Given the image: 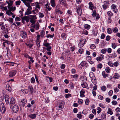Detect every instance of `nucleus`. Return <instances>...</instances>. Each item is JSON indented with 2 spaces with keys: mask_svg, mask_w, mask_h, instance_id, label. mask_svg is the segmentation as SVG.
I'll list each match as a JSON object with an SVG mask.
<instances>
[{
  "mask_svg": "<svg viewBox=\"0 0 120 120\" xmlns=\"http://www.w3.org/2000/svg\"><path fill=\"white\" fill-rule=\"evenodd\" d=\"M119 77V75L117 73H115V75L114 76V78L115 79H118Z\"/></svg>",
  "mask_w": 120,
  "mask_h": 120,
  "instance_id": "obj_32",
  "label": "nucleus"
},
{
  "mask_svg": "<svg viewBox=\"0 0 120 120\" xmlns=\"http://www.w3.org/2000/svg\"><path fill=\"white\" fill-rule=\"evenodd\" d=\"M83 50L82 49H79L78 51L80 54H82L83 52Z\"/></svg>",
  "mask_w": 120,
  "mask_h": 120,
  "instance_id": "obj_54",
  "label": "nucleus"
},
{
  "mask_svg": "<svg viewBox=\"0 0 120 120\" xmlns=\"http://www.w3.org/2000/svg\"><path fill=\"white\" fill-rule=\"evenodd\" d=\"M54 37V34H53L52 35H50V34H47L46 35V37L48 38H49V37H50V38H53Z\"/></svg>",
  "mask_w": 120,
  "mask_h": 120,
  "instance_id": "obj_42",
  "label": "nucleus"
},
{
  "mask_svg": "<svg viewBox=\"0 0 120 120\" xmlns=\"http://www.w3.org/2000/svg\"><path fill=\"white\" fill-rule=\"evenodd\" d=\"M50 44V43L46 42H44L43 43V45L46 47L50 46L49 45Z\"/></svg>",
  "mask_w": 120,
  "mask_h": 120,
  "instance_id": "obj_40",
  "label": "nucleus"
},
{
  "mask_svg": "<svg viewBox=\"0 0 120 120\" xmlns=\"http://www.w3.org/2000/svg\"><path fill=\"white\" fill-rule=\"evenodd\" d=\"M105 35L104 34L102 33V34L101 36V38L102 39H104L105 38Z\"/></svg>",
  "mask_w": 120,
  "mask_h": 120,
  "instance_id": "obj_64",
  "label": "nucleus"
},
{
  "mask_svg": "<svg viewBox=\"0 0 120 120\" xmlns=\"http://www.w3.org/2000/svg\"><path fill=\"white\" fill-rule=\"evenodd\" d=\"M82 5H81L80 6H77L76 8L77 12L79 16L81 15L82 13L81 8V6Z\"/></svg>",
  "mask_w": 120,
  "mask_h": 120,
  "instance_id": "obj_2",
  "label": "nucleus"
},
{
  "mask_svg": "<svg viewBox=\"0 0 120 120\" xmlns=\"http://www.w3.org/2000/svg\"><path fill=\"white\" fill-rule=\"evenodd\" d=\"M30 81L32 83H34L35 82V79L34 77H32L31 78Z\"/></svg>",
  "mask_w": 120,
  "mask_h": 120,
  "instance_id": "obj_53",
  "label": "nucleus"
},
{
  "mask_svg": "<svg viewBox=\"0 0 120 120\" xmlns=\"http://www.w3.org/2000/svg\"><path fill=\"white\" fill-rule=\"evenodd\" d=\"M20 34L21 37L23 39L26 38L27 34L26 32L24 31H21L20 32Z\"/></svg>",
  "mask_w": 120,
  "mask_h": 120,
  "instance_id": "obj_1",
  "label": "nucleus"
},
{
  "mask_svg": "<svg viewBox=\"0 0 120 120\" xmlns=\"http://www.w3.org/2000/svg\"><path fill=\"white\" fill-rule=\"evenodd\" d=\"M16 73V71L15 70H13L11 71L9 73V76L10 77H13L15 76Z\"/></svg>",
  "mask_w": 120,
  "mask_h": 120,
  "instance_id": "obj_9",
  "label": "nucleus"
},
{
  "mask_svg": "<svg viewBox=\"0 0 120 120\" xmlns=\"http://www.w3.org/2000/svg\"><path fill=\"white\" fill-rule=\"evenodd\" d=\"M97 110H98L97 111V113L98 114L101 111V108L100 107H98L97 108Z\"/></svg>",
  "mask_w": 120,
  "mask_h": 120,
  "instance_id": "obj_47",
  "label": "nucleus"
},
{
  "mask_svg": "<svg viewBox=\"0 0 120 120\" xmlns=\"http://www.w3.org/2000/svg\"><path fill=\"white\" fill-rule=\"evenodd\" d=\"M105 70L106 71L107 73H109L110 71V68L108 67H106Z\"/></svg>",
  "mask_w": 120,
  "mask_h": 120,
  "instance_id": "obj_48",
  "label": "nucleus"
},
{
  "mask_svg": "<svg viewBox=\"0 0 120 120\" xmlns=\"http://www.w3.org/2000/svg\"><path fill=\"white\" fill-rule=\"evenodd\" d=\"M106 89V87L105 86H102L101 87V90L103 91H105Z\"/></svg>",
  "mask_w": 120,
  "mask_h": 120,
  "instance_id": "obj_34",
  "label": "nucleus"
},
{
  "mask_svg": "<svg viewBox=\"0 0 120 120\" xmlns=\"http://www.w3.org/2000/svg\"><path fill=\"white\" fill-rule=\"evenodd\" d=\"M25 20H26V21L27 22H28L29 21V17L26 16H25L24 17H23Z\"/></svg>",
  "mask_w": 120,
  "mask_h": 120,
  "instance_id": "obj_49",
  "label": "nucleus"
},
{
  "mask_svg": "<svg viewBox=\"0 0 120 120\" xmlns=\"http://www.w3.org/2000/svg\"><path fill=\"white\" fill-rule=\"evenodd\" d=\"M89 76L91 79L95 77L94 73L92 72H90V73Z\"/></svg>",
  "mask_w": 120,
  "mask_h": 120,
  "instance_id": "obj_25",
  "label": "nucleus"
},
{
  "mask_svg": "<svg viewBox=\"0 0 120 120\" xmlns=\"http://www.w3.org/2000/svg\"><path fill=\"white\" fill-rule=\"evenodd\" d=\"M12 10H8L6 11V14L8 15H13L14 14L11 12V11Z\"/></svg>",
  "mask_w": 120,
  "mask_h": 120,
  "instance_id": "obj_21",
  "label": "nucleus"
},
{
  "mask_svg": "<svg viewBox=\"0 0 120 120\" xmlns=\"http://www.w3.org/2000/svg\"><path fill=\"white\" fill-rule=\"evenodd\" d=\"M40 27L39 23L37 22L36 24V30H38Z\"/></svg>",
  "mask_w": 120,
  "mask_h": 120,
  "instance_id": "obj_30",
  "label": "nucleus"
},
{
  "mask_svg": "<svg viewBox=\"0 0 120 120\" xmlns=\"http://www.w3.org/2000/svg\"><path fill=\"white\" fill-rule=\"evenodd\" d=\"M80 41H81V43H82L83 44H84L86 41V39L84 38H82L81 39Z\"/></svg>",
  "mask_w": 120,
  "mask_h": 120,
  "instance_id": "obj_31",
  "label": "nucleus"
},
{
  "mask_svg": "<svg viewBox=\"0 0 120 120\" xmlns=\"http://www.w3.org/2000/svg\"><path fill=\"white\" fill-rule=\"evenodd\" d=\"M15 102V99L13 97H12L11 99L10 102V104H14Z\"/></svg>",
  "mask_w": 120,
  "mask_h": 120,
  "instance_id": "obj_16",
  "label": "nucleus"
},
{
  "mask_svg": "<svg viewBox=\"0 0 120 120\" xmlns=\"http://www.w3.org/2000/svg\"><path fill=\"white\" fill-rule=\"evenodd\" d=\"M107 51L106 49H102L101 51V52L103 54H105Z\"/></svg>",
  "mask_w": 120,
  "mask_h": 120,
  "instance_id": "obj_36",
  "label": "nucleus"
},
{
  "mask_svg": "<svg viewBox=\"0 0 120 120\" xmlns=\"http://www.w3.org/2000/svg\"><path fill=\"white\" fill-rule=\"evenodd\" d=\"M56 10L55 11L56 13L59 12L60 11V6L58 5H57L56 6Z\"/></svg>",
  "mask_w": 120,
  "mask_h": 120,
  "instance_id": "obj_26",
  "label": "nucleus"
},
{
  "mask_svg": "<svg viewBox=\"0 0 120 120\" xmlns=\"http://www.w3.org/2000/svg\"><path fill=\"white\" fill-rule=\"evenodd\" d=\"M90 48L91 49H94L95 48L96 46L94 44H92L90 46Z\"/></svg>",
  "mask_w": 120,
  "mask_h": 120,
  "instance_id": "obj_51",
  "label": "nucleus"
},
{
  "mask_svg": "<svg viewBox=\"0 0 120 120\" xmlns=\"http://www.w3.org/2000/svg\"><path fill=\"white\" fill-rule=\"evenodd\" d=\"M101 117L102 119H105L106 118V115L105 113H103L102 114Z\"/></svg>",
  "mask_w": 120,
  "mask_h": 120,
  "instance_id": "obj_43",
  "label": "nucleus"
},
{
  "mask_svg": "<svg viewBox=\"0 0 120 120\" xmlns=\"http://www.w3.org/2000/svg\"><path fill=\"white\" fill-rule=\"evenodd\" d=\"M21 3V2L20 0L16 1L15 2L16 5H19Z\"/></svg>",
  "mask_w": 120,
  "mask_h": 120,
  "instance_id": "obj_58",
  "label": "nucleus"
},
{
  "mask_svg": "<svg viewBox=\"0 0 120 120\" xmlns=\"http://www.w3.org/2000/svg\"><path fill=\"white\" fill-rule=\"evenodd\" d=\"M81 41H80L78 45V46L79 47L81 48L84 45V44L82 43L81 42Z\"/></svg>",
  "mask_w": 120,
  "mask_h": 120,
  "instance_id": "obj_39",
  "label": "nucleus"
},
{
  "mask_svg": "<svg viewBox=\"0 0 120 120\" xmlns=\"http://www.w3.org/2000/svg\"><path fill=\"white\" fill-rule=\"evenodd\" d=\"M104 4L102 6V8L104 10H106L108 8V5L109 4V1L108 0L104 1Z\"/></svg>",
  "mask_w": 120,
  "mask_h": 120,
  "instance_id": "obj_3",
  "label": "nucleus"
},
{
  "mask_svg": "<svg viewBox=\"0 0 120 120\" xmlns=\"http://www.w3.org/2000/svg\"><path fill=\"white\" fill-rule=\"evenodd\" d=\"M51 5L53 7H54L56 6L55 0H51L50 1Z\"/></svg>",
  "mask_w": 120,
  "mask_h": 120,
  "instance_id": "obj_17",
  "label": "nucleus"
},
{
  "mask_svg": "<svg viewBox=\"0 0 120 120\" xmlns=\"http://www.w3.org/2000/svg\"><path fill=\"white\" fill-rule=\"evenodd\" d=\"M7 55L8 57H11V52L9 49L7 47Z\"/></svg>",
  "mask_w": 120,
  "mask_h": 120,
  "instance_id": "obj_13",
  "label": "nucleus"
},
{
  "mask_svg": "<svg viewBox=\"0 0 120 120\" xmlns=\"http://www.w3.org/2000/svg\"><path fill=\"white\" fill-rule=\"evenodd\" d=\"M102 67V65L101 64H99L97 66V68L100 69Z\"/></svg>",
  "mask_w": 120,
  "mask_h": 120,
  "instance_id": "obj_61",
  "label": "nucleus"
},
{
  "mask_svg": "<svg viewBox=\"0 0 120 120\" xmlns=\"http://www.w3.org/2000/svg\"><path fill=\"white\" fill-rule=\"evenodd\" d=\"M61 36V38L64 40L66 39L67 37V35L64 33H63L62 34Z\"/></svg>",
  "mask_w": 120,
  "mask_h": 120,
  "instance_id": "obj_23",
  "label": "nucleus"
},
{
  "mask_svg": "<svg viewBox=\"0 0 120 120\" xmlns=\"http://www.w3.org/2000/svg\"><path fill=\"white\" fill-rule=\"evenodd\" d=\"M78 101L79 103V104H82L83 102V101L81 99H78Z\"/></svg>",
  "mask_w": 120,
  "mask_h": 120,
  "instance_id": "obj_45",
  "label": "nucleus"
},
{
  "mask_svg": "<svg viewBox=\"0 0 120 120\" xmlns=\"http://www.w3.org/2000/svg\"><path fill=\"white\" fill-rule=\"evenodd\" d=\"M112 51V50L110 48H109L107 49V52L108 53H110Z\"/></svg>",
  "mask_w": 120,
  "mask_h": 120,
  "instance_id": "obj_55",
  "label": "nucleus"
},
{
  "mask_svg": "<svg viewBox=\"0 0 120 120\" xmlns=\"http://www.w3.org/2000/svg\"><path fill=\"white\" fill-rule=\"evenodd\" d=\"M97 14L96 13V11L95 10H94L92 14V16L93 17L96 16Z\"/></svg>",
  "mask_w": 120,
  "mask_h": 120,
  "instance_id": "obj_41",
  "label": "nucleus"
},
{
  "mask_svg": "<svg viewBox=\"0 0 120 120\" xmlns=\"http://www.w3.org/2000/svg\"><path fill=\"white\" fill-rule=\"evenodd\" d=\"M32 13L30 11H27L25 13V15H29L31 14Z\"/></svg>",
  "mask_w": 120,
  "mask_h": 120,
  "instance_id": "obj_60",
  "label": "nucleus"
},
{
  "mask_svg": "<svg viewBox=\"0 0 120 120\" xmlns=\"http://www.w3.org/2000/svg\"><path fill=\"white\" fill-rule=\"evenodd\" d=\"M113 65L115 67H117L119 65V63L117 61L116 62L113 64Z\"/></svg>",
  "mask_w": 120,
  "mask_h": 120,
  "instance_id": "obj_52",
  "label": "nucleus"
},
{
  "mask_svg": "<svg viewBox=\"0 0 120 120\" xmlns=\"http://www.w3.org/2000/svg\"><path fill=\"white\" fill-rule=\"evenodd\" d=\"M19 109V107L17 105H15L13 107V111L14 113H16L18 112Z\"/></svg>",
  "mask_w": 120,
  "mask_h": 120,
  "instance_id": "obj_5",
  "label": "nucleus"
},
{
  "mask_svg": "<svg viewBox=\"0 0 120 120\" xmlns=\"http://www.w3.org/2000/svg\"><path fill=\"white\" fill-rule=\"evenodd\" d=\"M107 14L109 17H110L113 15V13L112 12L110 11H108L107 13Z\"/></svg>",
  "mask_w": 120,
  "mask_h": 120,
  "instance_id": "obj_33",
  "label": "nucleus"
},
{
  "mask_svg": "<svg viewBox=\"0 0 120 120\" xmlns=\"http://www.w3.org/2000/svg\"><path fill=\"white\" fill-rule=\"evenodd\" d=\"M71 78H78V76L77 74L75 75H71Z\"/></svg>",
  "mask_w": 120,
  "mask_h": 120,
  "instance_id": "obj_38",
  "label": "nucleus"
},
{
  "mask_svg": "<svg viewBox=\"0 0 120 120\" xmlns=\"http://www.w3.org/2000/svg\"><path fill=\"white\" fill-rule=\"evenodd\" d=\"M112 103L113 105H116L117 104V102L116 101H113L112 102Z\"/></svg>",
  "mask_w": 120,
  "mask_h": 120,
  "instance_id": "obj_62",
  "label": "nucleus"
},
{
  "mask_svg": "<svg viewBox=\"0 0 120 120\" xmlns=\"http://www.w3.org/2000/svg\"><path fill=\"white\" fill-rule=\"evenodd\" d=\"M21 102L22 103V106H24V105L26 103V100L25 99H23L21 100Z\"/></svg>",
  "mask_w": 120,
  "mask_h": 120,
  "instance_id": "obj_19",
  "label": "nucleus"
},
{
  "mask_svg": "<svg viewBox=\"0 0 120 120\" xmlns=\"http://www.w3.org/2000/svg\"><path fill=\"white\" fill-rule=\"evenodd\" d=\"M28 116L32 119H34L36 116V115L35 113L29 115Z\"/></svg>",
  "mask_w": 120,
  "mask_h": 120,
  "instance_id": "obj_15",
  "label": "nucleus"
},
{
  "mask_svg": "<svg viewBox=\"0 0 120 120\" xmlns=\"http://www.w3.org/2000/svg\"><path fill=\"white\" fill-rule=\"evenodd\" d=\"M45 33L44 31L42 30L40 33V35L41 37H43L44 36V34Z\"/></svg>",
  "mask_w": 120,
  "mask_h": 120,
  "instance_id": "obj_37",
  "label": "nucleus"
},
{
  "mask_svg": "<svg viewBox=\"0 0 120 120\" xmlns=\"http://www.w3.org/2000/svg\"><path fill=\"white\" fill-rule=\"evenodd\" d=\"M98 98L101 100H103L104 99L103 97L101 95H99L98 97Z\"/></svg>",
  "mask_w": 120,
  "mask_h": 120,
  "instance_id": "obj_57",
  "label": "nucleus"
},
{
  "mask_svg": "<svg viewBox=\"0 0 120 120\" xmlns=\"http://www.w3.org/2000/svg\"><path fill=\"white\" fill-rule=\"evenodd\" d=\"M71 96V94H66L65 96V98H68L70 97Z\"/></svg>",
  "mask_w": 120,
  "mask_h": 120,
  "instance_id": "obj_59",
  "label": "nucleus"
},
{
  "mask_svg": "<svg viewBox=\"0 0 120 120\" xmlns=\"http://www.w3.org/2000/svg\"><path fill=\"white\" fill-rule=\"evenodd\" d=\"M108 114L112 115L113 114V112L112 111V110L110 108H109L107 112Z\"/></svg>",
  "mask_w": 120,
  "mask_h": 120,
  "instance_id": "obj_22",
  "label": "nucleus"
},
{
  "mask_svg": "<svg viewBox=\"0 0 120 120\" xmlns=\"http://www.w3.org/2000/svg\"><path fill=\"white\" fill-rule=\"evenodd\" d=\"M112 46L114 49H115L116 47V45L115 43H112Z\"/></svg>",
  "mask_w": 120,
  "mask_h": 120,
  "instance_id": "obj_56",
  "label": "nucleus"
},
{
  "mask_svg": "<svg viewBox=\"0 0 120 120\" xmlns=\"http://www.w3.org/2000/svg\"><path fill=\"white\" fill-rule=\"evenodd\" d=\"M4 99L7 105H8L9 104V97L8 95H6L4 96Z\"/></svg>",
  "mask_w": 120,
  "mask_h": 120,
  "instance_id": "obj_7",
  "label": "nucleus"
},
{
  "mask_svg": "<svg viewBox=\"0 0 120 120\" xmlns=\"http://www.w3.org/2000/svg\"><path fill=\"white\" fill-rule=\"evenodd\" d=\"M85 92V91L83 89L80 92V96L81 97H84L85 95L84 94Z\"/></svg>",
  "mask_w": 120,
  "mask_h": 120,
  "instance_id": "obj_10",
  "label": "nucleus"
},
{
  "mask_svg": "<svg viewBox=\"0 0 120 120\" xmlns=\"http://www.w3.org/2000/svg\"><path fill=\"white\" fill-rule=\"evenodd\" d=\"M65 103L64 101L60 102L58 105V107L59 109L61 110L64 107Z\"/></svg>",
  "mask_w": 120,
  "mask_h": 120,
  "instance_id": "obj_4",
  "label": "nucleus"
},
{
  "mask_svg": "<svg viewBox=\"0 0 120 120\" xmlns=\"http://www.w3.org/2000/svg\"><path fill=\"white\" fill-rule=\"evenodd\" d=\"M86 62L85 61H82L80 64L79 65V67L81 68H82L84 66H86Z\"/></svg>",
  "mask_w": 120,
  "mask_h": 120,
  "instance_id": "obj_6",
  "label": "nucleus"
},
{
  "mask_svg": "<svg viewBox=\"0 0 120 120\" xmlns=\"http://www.w3.org/2000/svg\"><path fill=\"white\" fill-rule=\"evenodd\" d=\"M102 75L103 76V77L104 78H106V77L108 76V74H105V71H103L102 72Z\"/></svg>",
  "mask_w": 120,
  "mask_h": 120,
  "instance_id": "obj_24",
  "label": "nucleus"
},
{
  "mask_svg": "<svg viewBox=\"0 0 120 120\" xmlns=\"http://www.w3.org/2000/svg\"><path fill=\"white\" fill-rule=\"evenodd\" d=\"M112 20L111 19V17H109L108 19V23H110L112 22Z\"/></svg>",
  "mask_w": 120,
  "mask_h": 120,
  "instance_id": "obj_63",
  "label": "nucleus"
},
{
  "mask_svg": "<svg viewBox=\"0 0 120 120\" xmlns=\"http://www.w3.org/2000/svg\"><path fill=\"white\" fill-rule=\"evenodd\" d=\"M81 85L82 86L83 88H87V84L85 82H84L83 83L81 84Z\"/></svg>",
  "mask_w": 120,
  "mask_h": 120,
  "instance_id": "obj_20",
  "label": "nucleus"
},
{
  "mask_svg": "<svg viewBox=\"0 0 120 120\" xmlns=\"http://www.w3.org/2000/svg\"><path fill=\"white\" fill-rule=\"evenodd\" d=\"M88 4L89 5V8L90 9L92 10L94 8L93 4L91 2H90Z\"/></svg>",
  "mask_w": 120,
  "mask_h": 120,
  "instance_id": "obj_11",
  "label": "nucleus"
},
{
  "mask_svg": "<svg viewBox=\"0 0 120 120\" xmlns=\"http://www.w3.org/2000/svg\"><path fill=\"white\" fill-rule=\"evenodd\" d=\"M91 81L93 84L94 85H95L97 83V81L96 78L94 77L91 79Z\"/></svg>",
  "mask_w": 120,
  "mask_h": 120,
  "instance_id": "obj_14",
  "label": "nucleus"
},
{
  "mask_svg": "<svg viewBox=\"0 0 120 120\" xmlns=\"http://www.w3.org/2000/svg\"><path fill=\"white\" fill-rule=\"evenodd\" d=\"M114 33H116L118 31L117 28L116 27H115L112 29Z\"/></svg>",
  "mask_w": 120,
  "mask_h": 120,
  "instance_id": "obj_50",
  "label": "nucleus"
},
{
  "mask_svg": "<svg viewBox=\"0 0 120 120\" xmlns=\"http://www.w3.org/2000/svg\"><path fill=\"white\" fill-rule=\"evenodd\" d=\"M30 22L33 24H34L35 23V21L34 19L32 18H30Z\"/></svg>",
  "mask_w": 120,
  "mask_h": 120,
  "instance_id": "obj_35",
  "label": "nucleus"
},
{
  "mask_svg": "<svg viewBox=\"0 0 120 120\" xmlns=\"http://www.w3.org/2000/svg\"><path fill=\"white\" fill-rule=\"evenodd\" d=\"M104 56L103 55L101 54L100 56L97 57L96 60L98 61H101L102 59H103L104 58Z\"/></svg>",
  "mask_w": 120,
  "mask_h": 120,
  "instance_id": "obj_8",
  "label": "nucleus"
},
{
  "mask_svg": "<svg viewBox=\"0 0 120 120\" xmlns=\"http://www.w3.org/2000/svg\"><path fill=\"white\" fill-rule=\"evenodd\" d=\"M4 105V103H2L1 104V106H2L1 112L2 113H4L6 111L5 108L4 106H3Z\"/></svg>",
  "mask_w": 120,
  "mask_h": 120,
  "instance_id": "obj_18",
  "label": "nucleus"
},
{
  "mask_svg": "<svg viewBox=\"0 0 120 120\" xmlns=\"http://www.w3.org/2000/svg\"><path fill=\"white\" fill-rule=\"evenodd\" d=\"M6 89L9 91H11V88L8 85H6Z\"/></svg>",
  "mask_w": 120,
  "mask_h": 120,
  "instance_id": "obj_27",
  "label": "nucleus"
},
{
  "mask_svg": "<svg viewBox=\"0 0 120 120\" xmlns=\"http://www.w3.org/2000/svg\"><path fill=\"white\" fill-rule=\"evenodd\" d=\"M108 33L109 34H111L112 32V30L110 28H108L107 29Z\"/></svg>",
  "mask_w": 120,
  "mask_h": 120,
  "instance_id": "obj_46",
  "label": "nucleus"
},
{
  "mask_svg": "<svg viewBox=\"0 0 120 120\" xmlns=\"http://www.w3.org/2000/svg\"><path fill=\"white\" fill-rule=\"evenodd\" d=\"M84 27L85 29L88 30L90 28V25L86 24L85 25Z\"/></svg>",
  "mask_w": 120,
  "mask_h": 120,
  "instance_id": "obj_28",
  "label": "nucleus"
},
{
  "mask_svg": "<svg viewBox=\"0 0 120 120\" xmlns=\"http://www.w3.org/2000/svg\"><path fill=\"white\" fill-rule=\"evenodd\" d=\"M93 33L94 34V36H96L98 33V31L97 30H94L93 31Z\"/></svg>",
  "mask_w": 120,
  "mask_h": 120,
  "instance_id": "obj_44",
  "label": "nucleus"
},
{
  "mask_svg": "<svg viewBox=\"0 0 120 120\" xmlns=\"http://www.w3.org/2000/svg\"><path fill=\"white\" fill-rule=\"evenodd\" d=\"M28 89L30 93L32 94L33 93V87L31 86H29L28 87Z\"/></svg>",
  "mask_w": 120,
  "mask_h": 120,
  "instance_id": "obj_12",
  "label": "nucleus"
},
{
  "mask_svg": "<svg viewBox=\"0 0 120 120\" xmlns=\"http://www.w3.org/2000/svg\"><path fill=\"white\" fill-rule=\"evenodd\" d=\"M11 4H10L8 5V8L9 10H12L13 7L12 5H11Z\"/></svg>",
  "mask_w": 120,
  "mask_h": 120,
  "instance_id": "obj_29",
  "label": "nucleus"
}]
</instances>
